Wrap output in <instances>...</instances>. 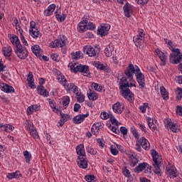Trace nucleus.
Returning <instances> with one entry per match:
<instances>
[{"label":"nucleus","instance_id":"f257e3e1","mask_svg":"<svg viewBox=\"0 0 182 182\" xmlns=\"http://www.w3.org/2000/svg\"><path fill=\"white\" fill-rule=\"evenodd\" d=\"M126 77H122L119 80V90L122 96L127 99L129 102H133L134 100V95L132 93L129 87H136V80L132 79V75L129 71L128 68L124 71Z\"/></svg>","mask_w":182,"mask_h":182},{"label":"nucleus","instance_id":"f03ea898","mask_svg":"<svg viewBox=\"0 0 182 182\" xmlns=\"http://www.w3.org/2000/svg\"><path fill=\"white\" fill-rule=\"evenodd\" d=\"M127 68L128 69L132 79H134L133 75H135L136 82L139 85V89L143 90L146 87L144 74L141 73L140 68L137 65L129 64Z\"/></svg>","mask_w":182,"mask_h":182},{"label":"nucleus","instance_id":"7ed1b4c3","mask_svg":"<svg viewBox=\"0 0 182 182\" xmlns=\"http://www.w3.org/2000/svg\"><path fill=\"white\" fill-rule=\"evenodd\" d=\"M169 60L171 63L173 65H177L181 63L182 61V53L180 52V49L176 48L174 51H172L169 57Z\"/></svg>","mask_w":182,"mask_h":182},{"label":"nucleus","instance_id":"20e7f679","mask_svg":"<svg viewBox=\"0 0 182 182\" xmlns=\"http://www.w3.org/2000/svg\"><path fill=\"white\" fill-rule=\"evenodd\" d=\"M68 43V38L65 36H62L49 43L50 48H65Z\"/></svg>","mask_w":182,"mask_h":182},{"label":"nucleus","instance_id":"39448f33","mask_svg":"<svg viewBox=\"0 0 182 182\" xmlns=\"http://www.w3.org/2000/svg\"><path fill=\"white\" fill-rule=\"evenodd\" d=\"M14 52L17 58L21 59V60H25L28 58V50H26V48L22 46V45L14 48Z\"/></svg>","mask_w":182,"mask_h":182},{"label":"nucleus","instance_id":"423d86ee","mask_svg":"<svg viewBox=\"0 0 182 182\" xmlns=\"http://www.w3.org/2000/svg\"><path fill=\"white\" fill-rule=\"evenodd\" d=\"M29 35H31L33 39H37V38H40L41 36V32L36 28V23H35V21L30 22Z\"/></svg>","mask_w":182,"mask_h":182},{"label":"nucleus","instance_id":"0eeeda50","mask_svg":"<svg viewBox=\"0 0 182 182\" xmlns=\"http://www.w3.org/2000/svg\"><path fill=\"white\" fill-rule=\"evenodd\" d=\"M165 126L168 130H171L173 133H178L180 132V127L176 125L171 119H166Z\"/></svg>","mask_w":182,"mask_h":182},{"label":"nucleus","instance_id":"6e6552de","mask_svg":"<svg viewBox=\"0 0 182 182\" xmlns=\"http://www.w3.org/2000/svg\"><path fill=\"white\" fill-rule=\"evenodd\" d=\"M135 173H141L143 170H145V173H150L151 167L147 163H141L139 164L134 169Z\"/></svg>","mask_w":182,"mask_h":182},{"label":"nucleus","instance_id":"1a4fd4ad","mask_svg":"<svg viewBox=\"0 0 182 182\" xmlns=\"http://www.w3.org/2000/svg\"><path fill=\"white\" fill-rule=\"evenodd\" d=\"M110 31V25L109 24H102L97 28V33L100 36H106Z\"/></svg>","mask_w":182,"mask_h":182},{"label":"nucleus","instance_id":"9d476101","mask_svg":"<svg viewBox=\"0 0 182 182\" xmlns=\"http://www.w3.org/2000/svg\"><path fill=\"white\" fill-rule=\"evenodd\" d=\"M112 110L116 114H122L124 112V104L117 102L112 105Z\"/></svg>","mask_w":182,"mask_h":182},{"label":"nucleus","instance_id":"9b49d317","mask_svg":"<svg viewBox=\"0 0 182 182\" xmlns=\"http://www.w3.org/2000/svg\"><path fill=\"white\" fill-rule=\"evenodd\" d=\"M85 50H86V54L88 55L90 58H95V56L99 55V49L93 48L92 46H87L85 48Z\"/></svg>","mask_w":182,"mask_h":182},{"label":"nucleus","instance_id":"f8f14e48","mask_svg":"<svg viewBox=\"0 0 182 182\" xmlns=\"http://www.w3.org/2000/svg\"><path fill=\"white\" fill-rule=\"evenodd\" d=\"M54 73L56 77V79L58 82H60L62 86H64L68 82V80H66V77H65V75L62 74V73L59 70H54Z\"/></svg>","mask_w":182,"mask_h":182},{"label":"nucleus","instance_id":"ddd939ff","mask_svg":"<svg viewBox=\"0 0 182 182\" xmlns=\"http://www.w3.org/2000/svg\"><path fill=\"white\" fill-rule=\"evenodd\" d=\"M146 122L151 132L157 131V127H159V122H157V119H154L150 117H147Z\"/></svg>","mask_w":182,"mask_h":182},{"label":"nucleus","instance_id":"4468645a","mask_svg":"<svg viewBox=\"0 0 182 182\" xmlns=\"http://www.w3.org/2000/svg\"><path fill=\"white\" fill-rule=\"evenodd\" d=\"M129 164L131 167H135L139 163V158H137V154L134 152H130L128 154Z\"/></svg>","mask_w":182,"mask_h":182},{"label":"nucleus","instance_id":"2eb2a0df","mask_svg":"<svg viewBox=\"0 0 182 182\" xmlns=\"http://www.w3.org/2000/svg\"><path fill=\"white\" fill-rule=\"evenodd\" d=\"M0 89L5 93H15V89L14 87L5 83L0 82Z\"/></svg>","mask_w":182,"mask_h":182},{"label":"nucleus","instance_id":"dca6fc26","mask_svg":"<svg viewBox=\"0 0 182 182\" xmlns=\"http://www.w3.org/2000/svg\"><path fill=\"white\" fill-rule=\"evenodd\" d=\"M151 155L154 161L153 164H160V163L163 161L161 156H160L156 150H151Z\"/></svg>","mask_w":182,"mask_h":182},{"label":"nucleus","instance_id":"f3484780","mask_svg":"<svg viewBox=\"0 0 182 182\" xmlns=\"http://www.w3.org/2000/svg\"><path fill=\"white\" fill-rule=\"evenodd\" d=\"M64 89L67 92H73V93H75L77 92L80 88L75 85V83L70 82L68 83V81L65 83V85L63 86Z\"/></svg>","mask_w":182,"mask_h":182},{"label":"nucleus","instance_id":"a211bd4d","mask_svg":"<svg viewBox=\"0 0 182 182\" xmlns=\"http://www.w3.org/2000/svg\"><path fill=\"white\" fill-rule=\"evenodd\" d=\"M155 52L156 55L159 56V59H161V65L162 66H164L166 65V62H167V55H166V54L159 48L156 49Z\"/></svg>","mask_w":182,"mask_h":182},{"label":"nucleus","instance_id":"6ab92c4d","mask_svg":"<svg viewBox=\"0 0 182 182\" xmlns=\"http://www.w3.org/2000/svg\"><path fill=\"white\" fill-rule=\"evenodd\" d=\"M86 117H89V113L77 115L73 117V123H75V124H80V123H82L85 121Z\"/></svg>","mask_w":182,"mask_h":182},{"label":"nucleus","instance_id":"aec40b11","mask_svg":"<svg viewBox=\"0 0 182 182\" xmlns=\"http://www.w3.org/2000/svg\"><path fill=\"white\" fill-rule=\"evenodd\" d=\"M124 14L127 18H130L132 16V14H133V7L132 5L129 4V3H127L124 7Z\"/></svg>","mask_w":182,"mask_h":182},{"label":"nucleus","instance_id":"412c9836","mask_svg":"<svg viewBox=\"0 0 182 182\" xmlns=\"http://www.w3.org/2000/svg\"><path fill=\"white\" fill-rule=\"evenodd\" d=\"M138 143L140 144L142 148L144 149V150H149L150 149V142H149V140L146 139L144 136H142L140 138V139L138 141Z\"/></svg>","mask_w":182,"mask_h":182},{"label":"nucleus","instance_id":"4be33fe9","mask_svg":"<svg viewBox=\"0 0 182 182\" xmlns=\"http://www.w3.org/2000/svg\"><path fill=\"white\" fill-rule=\"evenodd\" d=\"M77 163L80 168H87V160L83 156H78Z\"/></svg>","mask_w":182,"mask_h":182},{"label":"nucleus","instance_id":"5701e85b","mask_svg":"<svg viewBox=\"0 0 182 182\" xmlns=\"http://www.w3.org/2000/svg\"><path fill=\"white\" fill-rule=\"evenodd\" d=\"M76 153L79 157L86 156V151H85V145L80 144L76 146Z\"/></svg>","mask_w":182,"mask_h":182},{"label":"nucleus","instance_id":"b1692460","mask_svg":"<svg viewBox=\"0 0 182 182\" xmlns=\"http://www.w3.org/2000/svg\"><path fill=\"white\" fill-rule=\"evenodd\" d=\"M68 68H70L71 72H73L74 73H77V72H79L80 70V64L73 61L68 64Z\"/></svg>","mask_w":182,"mask_h":182},{"label":"nucleus","instance_id":"393cba45","mask_svg":"<svg viewBox=\"0 0 182 182\" xmlns=\"http://www.w3.org/2000/svg\"><path fill=\"white\" fill-rule=\"evenodd\" d=\"M100 127H102V123L101 122H95L91 128V132L95 136H97L99 134V130H100Z\"/></svg>","mask_w":182,"mask_h":182},{"label":"nucleus","instance_id":"a878e982","mask_svg":"<svg viewBox=\"0 0 182 182\" xmlns=\"http://www.w3.org/2000/svg\"><path fill=\"white\" fill-rule=\"evenodd\" d=\"M78 72L82 73L83 76H90V71L89 70V66L87 65H80V70H78Z\"/></svg>","mask_w":182,"mask_h":182},{"label":"nucleus","instance_id":"bb28decb","mask_svg":"<svg viewBox=\"0 0 182 182\" xmlns=\"http://www.w3.org/2000/svg\"><path fill=\"white\" fill-rule=\"evenodd\" d=\"M12 45L15 46L14 48H18L19 46H21L22 44H21V41H19V38L17 36H11L9 38Z\"/></svg>","mask_w":182,"mask_h":182},{"label":"nucleus","instance_id":"cd10ccee","mask_svg":"<svg viewBox=\"0 0 182 182\" xmlns=\"http://www.w3.org/2000/svg\"><path fill=\"white\" fill-rule=\"evenodd\" d=\"M87 29V19L85 18L78 23L79 32H85Z\"/></svg>","mask_w":182,"mask_h":182},{"label":"nucleus","instance_id":"c85d7f7f","mask_svg":"<svg viewBox=\"0 0 182 182\" xmlns=\"http://www.w3.org/2000/svg\"><path fill=\"white\" fill-rule=\"evenodd\" d=\"M55 9H56V5L55 4H50L47 9L44 11V15L46 16H50L53 12H55Z\"/></svg>","mask_w":182,"mask_h":182},{"label":"nucleus","instance_id":"c756f323","mask_svg":"<svg viewBox=\"0 0 182 182\" xmlns=\"http://www.w3.org/2000/svg\"><path fill=\"white\" fill-rule=\"evenodd\" d=\"M31 50L37 58H41L42 56V50L41 47L38 45H34L31 47Z\"/></svg>","mask_w":182,"mask_h":182},{"label":"nucleus","instance_id":"7c9ffc66","mask_svg":"<svg viewBox=\"0 0 182 182\" xmlns=\"http://www.w3.org/2000/svg\"><path fill=\"white\" fill-rule=\"evenodd\" d=\"M87 96L89 100H92L95 102V100H97L99 99V94H97L95 91L90 90L87 92Z\"/></svg>","mask_w":182,"mask_h":182},{"label":"nucleus","instance_id":"2f4dec72","mask_svg":"<svg viewBox=\"0 0 182 182\" xmlns=\"http://www.w3.org/2000/svg\"><path fill=\"white\" fill-rule=\"evenodd\" d=\"M133 41L136 48H140L144 43V38L137 36H134Z\"/></svg>","mask_w":182,"mask_h":182},{"label":"nucleus","instance_id":"473e14b6","mask_svg":"<svg viewBox=\"0 0 182 182\" xmlns=\"http://www.w3.org/2000/svg\"><path fill=\"white\" fill-rule=\"evenodd\" d=\"M37 93H38V95H41V96H43L44 97H48V96H49V93L48 92V91H46L43 85H40L37 88Z\"/></svg>","mask_w":182,"mask_h":182},{"label":"nucleus","instance_id":"72a5a7b5","mask_svg":"<svg viewBox=\"0 0 182 182\" xmlns=\"http://www.w3.org/2000/svg\"><path fill=\"white\" fill-rule=\"evenodd\" d=\"M104 53L105 56H107V58H110L113 56V46H107L104 50Z\"/></svg>","mask_w":182,"mask_h":182},{"label":"nucleus","instance_id":"f704fd0d","mask_svg":"<svg viewBox=\"0 0 182 182\" xmlns=\"http://www.w3.org/2000/svg\"><path fill=\"white\" fill-rule=\"evenodd\" d=\"M27 82L31 89L35 87V80L33 79V74H32V72H29L27 76Z\"/></svg>","mask_w":182,"mask_h":182},{"label":"nucleus","instance_id":"c9c22d12","mask_svg":"<svg viewBox=\"0 0 182 182\" xmlns=\"http://www.w3.org/2000/svg\"><path fill=\"white\" fill-rule=\"evenodd\" d=\"M75 95L76 96L77 102H78V103H83V102H85V95L82 94L80 89L75 92Z\"/></svg>","mask_w":182,"mask_h":182},{"label":"nucleus","instance_id":"e433bc0d","mask_svg":"<svg viewBox=\"0 0 182 182\" xmlns=\"http://www.w3.org/2000/svg\"><path fill=\"white\" fill-rule=\"evenodd\" d=\"M2 52L4 56L9 58V56H11V55L12 54V47L9 46H7L6 47H4Z\"/></svg>","mask_w":182,"mask_h":182},{"label":"nucleus","instance_id":"4c0bfd02","mask_svg":"<svg viewBox=\"0 0 182 182\" xmlns=\"http://www.w3.org/2000/svg\"><path fill=\"white\" fill-rule=\"evenodd\" d=\"M160 92L164 100H168V92H167L164 87H160Z\"/></svg>","mask_w":182,"mask_h":182},{"label":"nucleus","instance_id":"58836bf2","mask_svg":"<svg viewBox=\"0 0 182 182\" xmlns=\"http://www.w3.org/2000/svg\"><path fill=\"white\" fill-rule=\"evenodd\" d=\"M168 173L170 178H176V177H177V169L174 167H171L168 169Z\"/></svg>","mask_w":182,"mask_h":182},{"label":"nucleus","instance_id":"ea45409f","mask_svg":"<svg viewBox=\"0 0 182 182\" xmlns=\"http://www.w3.org/2000/svg\"><path fill=\"white\" fill-rule=\"evenodd\" d=\"M23 154L24 159H26V163L29 164V163H31V160L32 159V154H31L28 151H24L23 152Z\"/></svg>","mask_w":182,"mask_h":182},{"label":"nucleus","instance_id":"a19ab883","mask_svg":"<svg viewBox=\"0 0 182 182\" xmlns=\"http://www.w3.org/2000/svg\"><path fill=\"white\" fill-rule=\"evenodd\" d=\"M61 102L63 106L67 107L70 103V97H69V96H64L61 98Z\"/></svg>","mask_w":182,"mask_h":182},{"label":"nucleus","instance_id":"79ce46f5","mask_svg":"<svg viewBox=\"0 0 182 182\" xmlns=\"http://www.w3.org/2000/svg\"><path fill=\"white\" fill-rule=\"evenodd\" d=\"M164 41H165V43L166 45H168V46L170 50H171V52H174V50H176V49H177L174 47V45L173 44L172 41H170L167 38H165Z\"/></svg>","mask_w":182,"mask_h":182},{"label":"nucleus","instance_id":"37998d69","mask_svg":"<svg viewBox=\"0 0 182 182\" xmlns=\"http://www.w3.org/2000/svg\"><path fill=\"white\" fill-rule=\"evenodd\" d=\"M48 103L50 108L53 109V112H55V113H58V112H59V110L56 109V102H55V100H49Z\"/></svg>","mask_w":182,"mask_h":182},{"label":"nucleus","instance_id":"c03bdc74","mask_svg":"<svg viewBox=\"0 0 182 182\" xmlns=\"http://www.w3.org/2000/svg\"><path fill=\"white\" fill-rule=\"evenodd\" d=\"M149 103L144 102L139 107V109L141 113H146V112L147 111V109H149Z\"/></svg>","mask_w":182,"mask_h":182},{"label":"nucleus","instance_id":"a18cd8bd","mask_svg":"<svg viewBox=\"0 0 182 182\" xmlns=\"http://www.w3.org/2000/svg\"><path fill=\"white\" fill-rule=\"evenodd\" d=\"M60 116H61V118L60 119V122H63V123H65V122H68V120H70V115L69 114L60 112Z\"/></svg>","mask_w":182,"mask_h":182},{"label":"nucleus","instance_id":"49530a36","mask_svg":"<svg viewBox=\"0 0 182 182\" xmlns=\"http://www.w3.org/2000/svg\"><path fill=\"white\" fill-rule=\"evenodd\" d=\"M130 130H131V133L133 134L134 137L136 140H139L140 135L139 134V132H137V129H136V127H132Z\"/></svg>","mask_w":182,"mask_h":182},{"label":"nucleus","instance_id":"de8ad7c7","mask_svg":"<svg viewBox=\"0 0 182 182\" xmlns=\"http://www.w3.org/2000/svg\"><path fill=\"white\" fill-rule=\"evenodd\" d=\"M175 93L177 100H181L182 99V88L178 87L175 90Z\"/></svg>","mask_w":182,"mask_h":182},{"label":"nucleus","instance_id":"09e8293b","mask_svg":"<svg viewBox=\"0 0 182 182\" xmlns=\"http://www.w3.org/2000/svg\"><path fill=\"white\" fill-rule=\"evenodd\" d=\"M92 88L94 89V90H96L97 92H102L103 87L102 85H99L98 83L96 82H92Z\"/></svg>","mask_w":182,"mask_h":182},{"label":"nucleus","instance_id":"8fccbe9b","mask_svg":"<svg viewBox=\"0 0 182 182\" xmlns=\"http://www.w3.org/2000/svg\"><path fill=\"white\" fill-rule=\"evenodd\" d=\"M86 151L87 153H89V154H92V156H96V154H97V151L92 148V146H87Z\"/></svg>","mask_w":182,"mask_h":182},{"label":"nucleus","instance_id":"3c124183","mask_svg":"<svg viewBox=\"0 0 182 182\" xmlns=\"http://www.w3.org/2000/svg\"><path fill=\"white\" fill-rule=\"evenodd\" d=\"M55 17H56V19L60 21V22H63V21H65V19H66V14L61 15V14H58V12H55Z\"/></svg>","mask_w":182,"mask_h":182},{"label":"nucleus","instance_id":"603ef678","mask_svg":"<svg viewBox=\"0 0 182 182\" xmlns=\"http://www.w3.org/2000/svg\"><path fill=\"white\" fill-rule=\"evenodd\" d=\"M109 119H110V122H111L112 124H114L115 126H119V124H120L119 121H117V119H116V117H114V116H113V114H110Z\"/></svg>","mask_w":182,"mask_h":182},{"label":"nucleus","instance_id":"864d4df0","mask_svg":"<svg viewBox=\"0 0 182 182\" xmlns=\"http://www.w3.org/2000/svg\"><path fill=\"white\" fill-rule=\"evenodd\" d=\"M122 173L124 176V177H130L132 176V172H130V170L127 168V167L122 168Z\"/></svg>","mask_w":182,"mask_h":182},{"label":"nucleus","instance_id":"5fc2aeb1","mask_svg":"<svg viewBox=\"0 0 182 182\" xmlns=\"http://www.w3.org/2000/svg\"><path fill=\"white\" fill-rule=\"evenodd\" d=\"M109 150L111 152V154H112V156H117V154H119V151L117 150V148H116V146L112 145L109 147Z\"/></svg>","mask_w":182,"mask_h":182},{"label":"nucleus","instance_id":"6e6d98bb","mask_svg":"<svg viewBox=\"0 0 182 182\" xmlns=\"http://www.w3.org/2000/svg\"><path fill=\"white\" fill-rule=\"evenodd\" d=\"M28 132H29L31 136H32V137H33V139H39V135L38 134L36 129L33 128V129H31Z\"/></svg>","mask_w":182,"mask_h":182},{"label":"nucleus","instance_id":"4d7b16f0","mask_svg":"<svg viewBox=\"0 0 182 182\" xmlns=\"http://www.w3.org/2000/svg\"><path fill=\"white\" fill-rule=\"evenodd\" d=\"M155 170H154V173H156V174H158V176H161V170H160V164H153Z\"/></svg>","mask_w":182,"mask_h":182},{"label":"nucleus","instance_id":"13d9d810","mask_svg":"<svg viewBox=\"0 0 182 182\" xmlns=\"http://www.w3.org/2000/svg\"><path fill=\"white\" fill-rule=\"evenodd\" d=\"M87 29H89L90 31H95V29H96V26L93 23L89 22L87 20Z\"/></svg>","mask_w":182,"mask_h":182},{"label":"nucleus","instance_id":"bf43d9fd","mask_svg":"<svg viewBox=\"0 0 182 182\" xmlns=\"http://www.w3.org/2000/svg\"><path fill=\"white\" fill-rule=\"evenodd\" d=\"M100 117L102 120H107V119H110V114H107V112H103L101 113Z\"/></svg>","mask_w":182,"mask_h":182},{"label":"nucleus","instance_id":"052dcab7","mask_svg":"<svg viewBox=\"0 0 182 182\" xmlns=\"http://www.w3.org/2000/svg\"><path fill=\"white\" fill-rule=\"evenodd\" d=\"M136 36L145 39L144 36H146V33H144V30H143L141 28H139L138 29V35H136Z\"/></svg>","mask_w":182,"mask_h":182},{"label":"nucleus","instance_id":"680f3d73","mask_svg":"<svg viewBox=\"0 0 182 182\" xmlns=\"http://www.w3.org/2000/svg\"><path fill=\"white\" fill-rule=\"evenodd\" d=\"M82 53H80V51H77L75 53H71V56H72V59H80V55Z\"/></svg>","mask_w":182,"mask_h":182},{"label":"nucleus","instance_id":"e2e57ef3","mask_svg":"<svg viewBox=\"0 0 182 182\" xmlns=\"http://www.w3.org/2000/svg\"><path fill=\"white\" fill-rule=\"evenodd\" d=\"M85 181H87V182L95 181V176L87 175L85 176Z\"/></svg>","mask_w":182,"mask_h":182},{"label":"nucleus","instance_id":"0e129e2a","mask_svg":"<svg viewBox=\"0 0 182 182\" xmlns=\"http://www.w3.org/2000/svg\"><path fill=\"white\" fill-rule=\"evenodd\" d=\"M20 39L24 46H28V41H26V39H25V36H23L22 33L20 34Z\"/></svg>","mask_w":182,"mask_h":182},{"label":"nucleus","instance_id":"69168bd1","mask_svg":"<svg viewBox=\"0 0 182 182\" xmlns=\"http://www.w3.org/2000/svg\"><path fill=\"white\" fill-rule=\"evenodd\" d=\"M0 129L1 130H3L4 132H6V133H8V124H0Z\"/></svg>","mask_w":182,"mask_h":182},{"label":"nucleus","instance_id":"338daca9","mask_svg":"<svg viewBox=\"0 0 182 182\" xmlns=\"http://www.w3.org/2000/svg\"><path fill=\"white\" fill-rule=\"evenodd\" d=\"M176 114L178 116H182V107L180 105L176 107Z\"/></svg>","mask_w":182,"mask_h":182},{"label":"nucleus","instance_id":"774afa93","mask_svg":"<svg viewBox=\"0 0 182 182\" xmlns=\"http://www.w3.org/2000/svg\"><path fill=\"white\" fill-rule=\"evenodd\" d=\"M26 112H27V115L31 116V114H32V113H33V112H35V111L33 110V108L32 107V105H31L30 107H28L27 108Z\"/></svg>","mask_w":182,"mask_h":182}]
</instances>
